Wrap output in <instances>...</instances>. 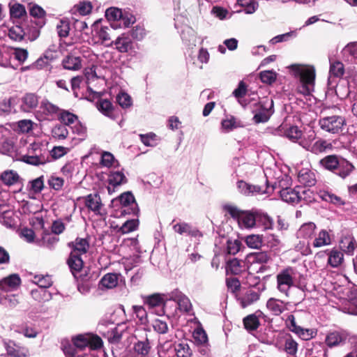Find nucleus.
Listing matches in <instances>:
<instances>
[{
    "mask_svg": "<svg viewBox=\"0 0 357 357\" xmlns=\"http://www.w3.org/2000/svg\"><path fill=\"white\" fill-rule=\"evenodd\" d=\"M32 298L39 302L44 303L50 301L52 298V294L47 289L43 288H38L31 291Z\"/></svg>",
    "mask_w": 357,
    "mask_h": 357,
    "instance_id": "obj_41",
    "label": "nucleus"
},
{
    "mask_svg": "<svg viewBox=\"0 0 357 357\" xmlns=\"http://www.w3.org/2000/svg\"><path fill=\"white\" fill-rule=\"evenodd\" d=\"M62 64L65 69L70 70H77L82 66L80 58L73 55L67 56L63 60Z\"/></svg>",
    "mask_w": 357,
    "mask_h": 357,
    "instance_id": "obj_39",
    "label": "nucleus"
},
{
    "mask_svg": "<svg viewBox=\"0 0 357 357\" xmlns=\"http://www.w3.org/2000/svg\"><path fill=\"white\" fill-rule=\"evenodd\" d=\"M182 40L189 45H196V37L194 31L190 28H187L181 33Z\"/></svg>",
    "mask_w": 357,
    "mask_h": 357,
    "instance_id": "obj_64",
    "label": "nucleus"
},
{
    "mask_svg": "<svg viewBox=\"0 0 357 357\" xmlns=\"http://www.w3.org/2000/svg\"><path fill=\"white\" fill-rule=\"evenodd\" d=\"M290 73L299 79L298 93L310 95L313 90L315 80V69L313 66L303 64H292L289 67Z\"/></svg>",
    "mask_w": 357,
    "mask_h": 357,
    "instance_id": "obj_1",
    "label": "nucleus"
},
{
    "mask_svg": "<svg viewBox=\"0 0 357 357\" xmlns=\"http://www.w3.org/2000/svg\"><path fill=\"white\" fill-rule=\"evenodd\" d=\"M98 109L105 116L114 119V107L112 103L107 99H101L97 102Z\"/></svg>",
    "mask_w": 357,
    "mask_h": 357,
    "instance_id": "obj_38",
    "label": "nucleus"
},
{
    "mask_svg": "<svg viewBox=\"0 0 357 357\" xmlns=\"http://www.w3.org/2000/svg\"><path fill=\"white\" fill-rule=\"evenodd\" d=\"M174 350L177 357H190L191 350L186 343H179L175 345Z\"/></svg>",
    "mask_w": 357,
    "mask_h": 357,
    "instance_id": "obj_59",
    "label": "nucleus"
},
{
    "mask_svg": "<svg viewBox=\"0 0 357 357\" xmlns=\"http://www.w3.org/2000/svg\"><path fill=\"white\" fill-rule=\"evenodd\" d=\"M295 276L296 271L291 267L282 270L277 275L278 289L286 296H289V291L294 284Z\"/></svg>",
    "mask_w": 357,
    "mask_h": 357,
    "instance_id": "obj_7",
    "label": "nucleus"
},
{
    "mask_svg": "<svg viewBox=\"0 0 357 357\" xmlns=\"http://www.w3.org/2000/svg\"><path fill=\"white\" fill-rule=\"evenodd\" d=\"M8 36L15 41H21L26 37V32L23 22L20 24H15L8 30Z\"/></svg>",
    "mask_w": 357,
    "mask_h": 357,
    "instance_id": "obj_35",
    "label": "nucleus"
},
{
    "mask_svg": "<svg viewBox=\"0 0 357 357\" xmlns=\"http://www.w3.org/2000/svg\"><path fill=\"white\" fill-rule=\"evenodd\" d=\"M333 148L331 142L322 138H318L312 144H304V149L305 150L317 155L331 151Z\"/></svg>",
    "mask_w": 357,
    "mask_h": 357,
    "instance_id": "obj_12",
    "label": "nucleus"
},
{
    "mask_svg": "<svg viewBox=\"0 0 357 357\" xmlns=\"http://www.w3.org/2000/svg\"><path fill=\"white\" fill-rule=\"evenodd\" d=\"M341 251L348 255H354L357 249V242L353 236H344L340 241Z\"/></svg>",
    "mask_w": 357,
    "mask_h": 357,
    "instance_id": "obj_19",
    "label": "nucleus"
},
{
    "mask_svg": "<svg viewBox=\"0 0 357 357\" xmlns=\"http://www.w3.org/2000/svg\"><path fill=\"white\" fill-rule=\"evenodd\" d=\"M225 208L232 218L238 220V225L241 227L251 229L256 226V210L242 211L231 205H227Z\"/></svg>",
    "mask_w": 357,
    "mask_h": 357,
    "instance_id": "obj_4",
    "label": "nucleus"
},
{
    "mask_svg": "<svg viewBox=\"0 0 357 357\" xmlns=\"http://www.w3.org/2000/svg\"><path fill=\"white\" fill-rule=\"evenodd\" d=\"M150 345L146 337L143 340H139L135 343V357H146L150 351Z\"/></svg>",
    "mask_w": 357,
    "mask_h": 357,
    "instance_id": "obj_44",
    "label": "nucleus"
},
{
    "mask_svg": "<svg viewBox=\"0 0 357 357\" xmlns=\"http://www.w3.org/2000/svg\"><path fill=\"white\" fill-rule=\"evenodd\" d=\"M99 333L105 337L110 344H117L127 334L126 323H120L114 326L113 323H100L98 326Z\"/></svg>",
    "mask_w": 357,
    "mask_h": 357,
    "instance_id": "obj_3",
    "label": "nucleus"
},
{
    "mask_svg": "<svg viewBox=\"0 0 357 357\" xmlns=\"http://www.w3.org/2000/svg\"><path fill=\"white\" fill-rule=\"evenodd\" d=\"M23 25L26 32V37L31 41H33L39 37L40 29L43 27L36 25L32 19L29 21L24 22Z\"/></svg>",
    "mask_w": 357,
    "mask_h": 357,
    "instance_id": "obj_22",
    "label": "nucleus"
},
{
    "mask_svg": "<svg viewBox=\"0 0 357 357\" xmlns=\"http://www.w3.org/2000/svg\"><path fill=\"white\" fill-rule=\"evenodd\" d=\"M21 284L18 274H11L0 280V290L8 292L17 289Z\"/></svg>",
    "mask_w": 357,
    "mask_h": 357,
    "instance_id": "obj_13",
    "label": "nucleus"
},
{
    "mask_svg": "<svg viewBox=\"0 0 357 357\" xmlns=\"http://www.w3.org/2000/svg\"><path fill=\"white\" fill-rule=\"evenodd\" d=\"M245 243L249 248L258 249L262 245V238L259 235H249L245 238Z\"/></svg>",
    "mask_w": 357,
    "mask_h": 357,
    "instance_id": "obj_62",
    "label": "nucleus"
},
{
    "mask_svg": "<svg viewBox=\"0 0 357 357\" xmlns=\"http://www.w3.org/2000/svg\"><path fill=\"white\" fill-rule=\"evenodd\" d=\"M93 31H94V38H98L97 43H100L107 47L112 45L113 41L111 38L112 28L107 26H102L100 20L95 22L93 25Z\"/></svg>",
    "mask_w": 357,
    "mask_h": 357,
    "instance_id": "obj_9",
    "label": "nucleus"
},
{
    "mask_svg": "<svg viewBox=\"0 0 357 357\" xmlns=\"http://www.w3.org/2000/svg\"><path fill=\"white\" fill-rule=\"evenodd\" d=\"M289 304V303H285L281 300L271 298L266 303V307L273 314L278 316L284 311L288 310L287 306Z\"/></svg>",
    "mask_w": 357,
    "mask_h": 357,
    "instance_id": "obj_16",
    "label": "nucleus"
},
{
    "mask_svg": "<svg viewBox=\"0 0 357 357\" xmlns=\"http://www.w3.org/2000/svg\"><path fill=\"white\" fill-rule=\"evenodd\" d=\"M237 3L244 8L246 14L254 13L258 8V3L254 0H237Z\"/></svg>",
    "mask_w": 357,
    "mask_h": 357,
    "instance_id": "obj_54",
    "label": "nucleus"
},
{
    "mask_svg": "<svg viewBox=\"0 0 357 357\" xmlns=\"http://www.w3.org/2000/svg\"><path fill=\"white\" fill-rule=\"evenodd\" d=\"M116 102L122 108H128L132 105V98L124 91H121L116 96Z\"/></svg>",
    "mask_w": 357,
    "mask_h": 357,
    "instance_id": "obj_52",
    "label": "nucleus"
},
{
    "mask_svg": "<svg viewBox=\"0 0 357 357\" xmlns=\"http://www.w3.org/2000/svg\"><path fill=\"white\" fill-rule=\"evenodd\" d=\"M126 180L125 175L119 171L112 172L107 178L109 186L107 187V191L109 194H112L115 191V187L122 184Z\"/></svg>",
    "mask_w": 357,
    "mask_h": 357,
    "instance_id": "obj_23",
    "label": "nucleus"
},
{
    "mask_svg": "<svg viewBox=\"0 0 357 357\" xmlns=\"http://www.w3.org/2000/svg\"><path fill=\"white\" fill-rule=\"evenodd\" d=\"M273 101L266 99L255 104L252 108L253 121L256 123H265L268 121L273 113Z\"/></svg>",
    "mask_w": 357,
    "mask_h": 357,
    "instance_id": "obj_6",
    "label": "nucleus"
},
{
    "mask_svg": "<svg viewBox=\"0 0 357 357\" xmlns=\"http://www.w3.org/2000/svg\"><path fill=\"white\" fill-rule=\"evenodd\" d=\"M261 314L260 311L256 312L254 314H249L243 318V322L245 328L248 331H256L259 325V315Z\"/></svg>",
    "mask_w": 357,
    "mask_h": 357,
    "instance_id": "obj_30",
    "label": "nucleus"
},
{
    "mask_svg": "<svg viewBox=\"0 0 357 357\" xmlns=\"http://www.w3.org/2000/svg\"><path fill=\"white\" fill-rule=\"evenodd\" d=\"M319 126L325 132L339 134L343 131L346 120L344 116L339 115L324 116L319 119Z\"/></svg>",
    "mask_w": 357,
    "mask_h": 357,
    "instance_id": "obj_5",
    "label": "nucleus"
},
{
    "mask_svg": "<svg viewBox=\"0 0 357 357\" xmlns=\"http://www.w3.org/2000/svg\"><path fill=\"white\" fill-rule=\"evenodd\" d=\"M73 341L74 346L79 349H83L86 347L96 349L100 348L102 344V341L99 337L90 335H79L74 337Z\"/></svg>",
    "mask_w": 357,
    "mask_h": 357,
    "instance_id": "obj_10",
    "label": "nucleus"
},
{
    "mask_svg": "<svg viewBox=\"0 0 357 357\" xmlns=\"http://www.w3.org/2000/svg\"><path fill=\"white\" fill-rule=\"evenodd\" d=\"M21 161L32 165H39L45 164L48 162V155H23L21 156Z\"/></svg>",
    "mask_w": 357,
    "mask_h": 357,
    "instance_id": "obj_42",
    "label": "nucleus"
},
{
    "mask_svg": "<svg viewBox=\"0 0 357 357\" xmlns=\"http://www.w3.org/2000/svg\"><path fill=\"white\" fill-rule=\"evenodd\" d=\"M174 231L181 235L187 234L190 236L197 237L202 236L199 231L186 222H180L173 226Z\"/></svg>",
    "mask_w": 357,
    "mask_h": 357,
    "instance_id": "obj_24",
    "label": "nucleus"
},
{
    "mask_svg": "<svg viewBox=\"0 0 357 357\" xmlns=\"http://www.w3.org/2000/svg\"><path fill=\"white\" fill-rule=\"evenodd\" d=\"M237 188L238 192L245 196H254L262 192L259 185H251L243 180L237 182Z\"/></svg>",
    "mask_w": 357,
    "mask_h": 357,
    "instance_id": "obj_17",
    "label": "nucleus"
},
{
    "mask_svg": "<svg viewBox=\"0 0 357 357\" xmlns=\"http://www.w3.org/2000/svg\"><path fill=\"white\" fill-rule=\"evenodd\" d=\"M40 108L48 115L59 114L61 109L56 105L50 102L47 100H43L40 102Z\"/></svg>",
    "mask_w": 357,
    "mask_h": 357,
    "instance_id": "obj_48",
    "label": "nucleus"
},
{
    "mask_svg": "<svg viewBox=\"0 0 357 357\" xmlns=\"http://www.w3.org/2000/svg\"><path fill=\"white\" fill-rule=\"evenodd\" d=\"M122 16V10L115 7L109 8L105 11V17L109 21H119Z\"/></svg>",
    "mask_w": 357,
    "mask_h": 357,
    "instance_id": "obj_61",
    "label": "nucleus"
},
{
    "mask_svg": "<svg viewBox=\"0 0 357 357\" xmlns=\"http://www.w3.org/2000/svg\"><path fill=\"white\" fill-rule=\"evenodd\" d=\"M4 346L9 357H26L27 356V350L16 345L13 341L5 342Z\"/></svg>",
    "mask_w": 357,
    "mask_h": 357,
    "instance_id": "obj_28",
    "label": "nucleus"
},
{
    "mask_svg": "<svg viewBox=\"0 0 357 357\" xmlns=\"http://www.w3.org/2000/svg\"><path fill=\"white\" fill-rule=\"evenodd\" d=\"M298 182L307 186H312L316 183L315 174L308 169H302L298 174Z\"/></svg>",
    "mask_w": 357,
    "mask_h": 357,
    "instance_id": "obj_31",
    "label": "nucleus"
},
{
    "mask_svg": "<svg viewBox=\"0 0 357 357\" xmlns=\"http://www.w3.org/2000/svg\"><path fill=\"white\" fill-rule=\"evenodd\" d=\"M221 125L222 129L226 132H229L241 126L240 123L236 121L234 116L222 120Z\"/></svg>",
    "mask_w": 357,
    "mask_h": 357,
    "instance_id": "obj_56",
    "label": "nucleus"
},
{
    "mask_svg": "<svg viewBox=\"0 0 357 357\" xmlns=\"http://www.w3.org/2000/svg\"><path fill=\"white\" fill-rule=\"evenodd\" d=\"M119 277L116 273H107L105 275L100 282V285L107 289H112L118 284Z\"/></svg>",
    "mask_w": 357,
    "mask_h": 357,
    "instance_id": "obj_45",
    "label": "nucleus"
},
{
    "mask_svg": "<svg viewBox=\"0 0 357 357\" xmlns=\"http://www.w3.org/2000/svg\"><path fill=\"white\" fill-rule=\"evenodd\" d=\"M168 298L177 303L181 311L190 312L192 304L190 299L178 289H174L168 294Z\"/></svg>",
    "mask_w": 357,
    "mask_h": 357,
    "instance_id": "obj_11",
    "label": "nucleus"
},
{
    "mask_svg": "<svg viewBox=\"0 0 357 357\" xmlns=\"http://www.w3.org/2000/svg\"><path fill=\"white\" fill-rule=\"evenodd\" d=\"M256 226H261L264 229H271L273 226V219L266 213L256 210Z\"/></svg>",
    "mask_w": 357,
    "mask_h": 357,
    "instance_id": "obj_32",
    "label": "nucleus"
},
{
    "mask_svg": "<svg viewBox=\"0 0 357 357\" xmlns=\"http://www.w3.org/2000/svg\"><path fill=\"white\" fill-rule=\"evenodd\" d=\"M1 178L3 183L6 185H12L17 182L19 176L14 171H5L2 173Z\"/></svg>",
    "mask_w": 357,
    "mask_h": 357,
    "instance_id": "obj_51",
    "label": "nucleus"
},
{
    "mask_svg": "<svg viewBox=\"0 0 357 357\" xmlns=\"http://www.w3.org/2000/svg\"><path fill=\"white\" fill-rule=\"evenodd\" d=\"M86 206L93 211L96 214H100V209L102 203L100 197L97 194H90L86 197L85 199Z\"/></svg>",
    "mask_w": 357,
    "mask_h": 357,
    "instance_id": "obj_29",
    "label": "nucleus"
},
{
    "mask_svg": "<svg viewBox=\"0 0 357 357\" xmlns=\"http://www.w3.org/2000/svg\"><path fill=\"white\" fill-rule=\"evenodd\" d=\"M193 337L199 344H204L208 342V336L202 326L197 327L193 332Z\"/></svg>",
    "mask_w": 357,
    "mask_h": 357,
    "instance_id": "obj_60",
    "label": "nucleus"
},
{
    "mask_svg": "<svg viewBox=\"0 0 357 357\" xmlns=\"http://www.w3.org/2000/svg\"><path fill=\"white\" fill-rule=\"evenodd\" d=\"M57 34L59 38H66L70 30V21L67 18L60 20L56 26Z\"/></svg>",
    "mask_w": 357,
    "mask_h": 357,
    "instance_id": "obj_46",
    "label": "nucleus"
},
{
    "mask_svg": "<svg viewBox=\"0 0 357 357\" xmlns=\"http://www.w3.org/2000/svg\"><path fill=\"white\" fill-rule=\"evenodd\" d=\"M68 264L72 271H80L83 266V260L81 258V255H77L75 252H70L68 259Z\"/></svg>",
    "mask_w": 357,
    "mask_h": 357,
    "instance_id": "obj_43",
    "label": "nucleus"
},
{
    "mask_svg": "<svg viewBox=\"0 0 357 357\" xmlns=\"http://www.w3.org/2000/svg\"><path fill=\"white\" fill-rule=\"evenodd\" d=\"M59 119L66 126L73 123L77 119V116L68 111L61 109Z\"/></svg>",
    "mask_w": 357,
    "mask_h": 357,
    "instance_id": "obj_58",
    "label": "nucleus"
},
{
    "mask_svg": "<svg viewBox=\"0 0 357 357\" xmlns=\"http://www.w3.org/2000/svg\"><path fill=\"white\" fill-rule=\"evenodd\" d=\"M142 142L146 146H154L158 140L157 135L153 132H149L145 135H139Z\"/></svg>",
    "mask_w": 357,
    "mask_h": 357,
    "instance_id": "obj_63",
    "label": "nucleus"
},
{
    "mask_svg": "<svg viewBox=\"0 0 357 357\" xmlns=\"http://www.w3.org/2000/svg\"><path fill=\"white\" fill-rule=\"evenodd\" d=\"M144 302L150 307H154L161 305L164 301L161 295L159 294H154L144 298Z\"/></svg>",
    "mask_w": 357,
    "mask_h": 357,
    "instance_id": "obj_55",
    "label": "nucleus"
},
{
    "mask_svg": "<svg viewBox=\"0 0 357 357\" xmlns=\"http://www.w3.org/2000/svg\"><path fill=\"white\" fill-rule=\"evenodd\" d=\"M299 197H301V202L303 201L305 203L308 204L315 201V195L310 189L298 187Z\"/></svg>",
    "mask_w": 357,
    "mask_h": 357,
    "instance_id": "obj_57",
    "label": "nucleus"
},
{
    "mask_svg": "<svg viewBox=\"0 0 357 357\" xmlns=\"http://www.w3.org/2000/svg\"><path fill=\"white\" fill-rule=\"evenodd\" d=\"M260 295L261 293L259 290L256 291L253 289H249L238 298V301L241 306L243 308H245L257 302L259 299Z\"/></svg>",
    "mask_w": 357,
    "mask_h": 357,
    "instance_id": "obj_14",
    "label": "nucleus"
},
{
    "mask_svg": "<svg viewBox=\"0 0 357 357\" xmlns=\"http://www.w3.org/2000/svg\"><path fill=\"white\" fill-rule=\"evenodd\" d=\"M318 196L324 201L330 202L337 206H343L345 202L340 197L326 190H319Z\"/></svg>",
    "mask_w": 357,
    "mask_h": 357,
    "instance_id": "obj_36",
    "label": "nucleus"
},
{
    "mask_svg": "<svg viewBox=\"0 0 357 357\" xmlns=\"http://www.w3.org/2000/svg\"><path fill=\"white\" fill-rule=\"evenodd\" d=\"M29 13L31 16L33 18V21L36 25L39 26H44L46 24V12L44 9L38 5H33L29 8Z\"/></svg>",
    "mask_w": 357,
    "mask_h": 357,
    "instance_id": "obj_18",
    "label": "nucleus"
},
{
    "mask_svg": "<svg viewBox=\"0 0 357 357\" xmlns=\"http://www.w3.org/2000/svg\"><path fill=\"white\" fill-rule=\"evenodd\" d=\"M317 226L314 222H309L303 224L297 231V237L303 239L312 240L315 235Z\"/></svg>",
    "mask_w": 357,
    "mask_h": 357,
    "instance_id": "obj_20",
    "label": "nucleus"
},
{
    "mask_svg": "<svg viewBox=\"0 0 357 357\" xmlns=\"http://www.w3.org/2000/svg\"><path fill=\"white\" fill-rule=\"evenodd\" d=\"M270 256L266 252H257L248 255L246 261L249 264H266L270 260Z\"/></svg>",
    "mask_w": 357,
    "mask_h": 357,
    "instance_id": "obj_33",
    "label": "nucleus"
},
{
    "mask_svg": "<svg viewBox=\"0 0 357 357\" xmlns=\"http://www.w3.org/2000/svg\"><path fill=\"white\" fill-rule=\"evenodd\" d=\"M33 282L38 286V288L47 289L52 284V280L49 275H36L32 280Z\"/></svg>",
    "mask_w": 357,
    "mask_h": 357,
    "instance_id": "obj_47",
    "label": "nucleus"
},
{
    "mask_svg": "<svg viewBox=\"0 0 357 357\" xmlns=\"http://www.w3.org/2000/svg\"><path fill=\"white\" fill-rule=\"evenodd\" d=\"M281 199L287 203L291 204H296L301 202V197H299V188H286L280 192Z\"/></svg>",
    "mask_w": 357,
    "mask_h": 357,
    "instance_id": "obj_15",
    "label": "nucleus"
},
{
    "mask_svg": "<svg viewBox=\"0 0 357 357\" xmlns=\"http://www.w3.org/2000/svg\"><path fill=\"white\" fill-rule=\"evenodd\" d=\"M285 324L290 331L297 335L303 340L312 339L317 335V331L313 328H305L298 326L296 322L295 317L293 314L287 316Z\"/></svg>",
    "mask_w": 357,
    "mask_h": 357,
    "instance_id": "obj_8",
    "label": "nucleus"
},
{
    "mask_svg": "<svg viewBox=\"0 0 357 357\" xmlns=\"http://www.w3.org/2000/svg\"><path fill=\"white\" fill-rule=\"evenodd\" d=\"M329 73L331 76L336 77H342L344 73L343 63L338 61H331Z\"/></svg>",
    "mask_w": 357,
    "mask_h": 357,
    "instance_id": "obj_53",
    "label": "nucleus"
},
{
    "mask_svg": "<svg viewBox=\"0 0 357 357\" xmlns=\"http://www.w3.org/2000/svg\"><path fill=\"white\" fill-rule=\"evenodd\" d=\"M135 314L138 318V322L135 320V324H139L142 326L139 328H135V331L139 333H143L145 331V326L148 322L147 313L146 310L142 306L135 305Z\"/></svg>",
    "mask_w": 357,
    "mask_h": 357,
    "instance_id": "obj_40",
    "label": "nucleus"
},
{
    "mask_svg": "<svg viewBox=\"0 0 357 357\" xmlns=\"http://www.w3.org/2000/svg\"><path fill=\"white\" fill-rule=\"evenodd\" d=\"M326 252L328 256V264L331 267L337 268L343 263L344 255L341 250L334 248L331 250H328Z\"/></svg>",
    "mask_w": 357,
    "mask_h": 357,
    "instance_id": "obj_27",
    "label": "nucleus"
},
{
    "mask_svg": "<svg viewBox=\"0 0 357 357\" xmlns=\"http://www.w3.org/2000/svg\"><path fill=\"white\" fill-rule=\"evenodd\" d=\"M52 135L56 139L63 140L68 137V130L65 125L59 124L52 128Z\"/></svg>",
    "mask_w": 357,
    "mask_h": 357,
    "instance_id": "obj_49",
    "label": "nucleus"
},
{
    "mask_svg": "<svg viewBox=\"0 0 357 357\" xmlns=\"http://www.w3.org/2000/svg\"><path fill=\"white\" fill-rule=\"evenodd\" d=\"M115 45L121 52H127L132 49V38L129 36L123 35L116 40Z\"/></svg>",
    "mask_w": 357,
    "mask_h": 357,
    "instance_id": "obj_37",
    "label": "nucleus"
},
{
    "mask_svg": "<svg viewBox=\"0 0 357 357\" xmlns=\"http://www.w3.org/2000/svg\"><path fill=\"white\" fill-rule=\"evenodd\" d=\"M312 245L314 248H319L331 244V237L326 229H321L317 235H314Z\"/></svg>",
    "mask_w": 357,
    "mask_h": 357,
    "instance_id": "obj_25",
    "label": "nucleus"
},
{
    "mask_svg": "<svg viewBox=\"0 0 357 357\" xmlns=\"http://www.w3.org/2000/svg\"><path fill=\"white\" fill-rule=\"evenodd\" d=\"M244 264L236 258L229 260L226 266L227 274L238 275L244 270Z\"/></svg>",
    "mask_w": 357,
    "mask_h": 357,
    "instance_id": "obj_34",
    "label": "nucleus"
},
{
    "mask_svg": "<svg viewBox=\"0 0 357 357\" xmlns=\"http://www.w3.org/2000/svg\"><path fill=\"white\" fill-rule=\"evenodd\" d=\"M38 105V98L34 93H26L22 98L21 109L25 112H29L36 108Z\"/></svg>",
    "mask_w": 357,
    "mask_h": 357,
    "instance_id": "obj_26",
    "label": "nucleus"
},
{
    "mask_svg": "<svg viewBox=\"0 0 357 357\" xmlns=\"http://www.w3.org/2000/svg\"><path fill=\"white\" fill-rule=\"evenodd\" d=\"M343 341V337L342 335L337 332L329 333L325 340V342L329 347H335L340 344Z\"/></svg>",
    "mask_w": 357,
    "mask_h": 357,
    "instance_id": "obj_50",
    "label": "nucleus"
},
{
    "mask_svg": "<svg viewBox=\"0 0 357 357\" xmlns=\"http://www.w3.org/2000/svg\"><path fill=\"white\" fill-rule=\"evenodd\" d=\"M323 169L333 172L342 178L347 177L354 170V165L337 155H328L324 157L319 162Z\"/></svg>",
    "mask_w": 357,
    "mask_h": 357,
    "instance_id": "obj_2",
    "label": "nucleus"
},
{
    "mask_svg": "<svg viewBox=\"0 0 357 357\" xmlns=\"http://www.w3.org/2000/svg\"><path fill=\"white\" fill-rule=\"evenodd\" d=\"M71 248V252H75L77 255L86 254L89 248V242L87 238L77 237L74 241L68 243Z\"/></svg>",
    "mask_w": 357,
    "mask_h": 357,
    "instance_id": "obj_21",
    "label": "nucleus"
}]
</instances>
